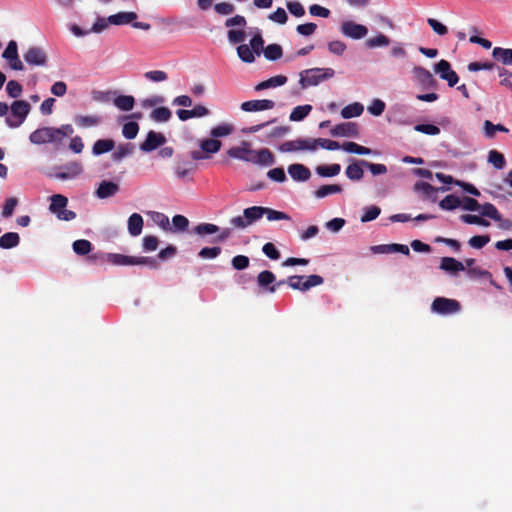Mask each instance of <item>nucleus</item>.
Segmentation results:
<instances>
[{
    "instance_id": "f257e3e1",
    "label": "nucleus",
    "mask_w": 512,
    "mask_h": 512,
    "mask_svg": "<svg viewBox=\"0 0 512 512\" xmlns=\"http://www.w3.org/2000/svg\"><path fill=\"white\" fill-rule=\"evenodd\" d=\"M335 71L332 68H310L300 72L299 84L302 89L316 86L321 82L334 77Z\"/></svg>"
},
{
    "instance_id": "f03ea898",
    "label": "nucleus",
    "mask_w": 512,
    "mask_h": 512,
    "mask_svg": "<svg viewBox=\"0 0 512 512\" xmlns=\"http://www.w3.org/2000/svg\"><path fill=\"white\" fill-rule=\"evenodd\" d=\"M264 216L262 206H252L244 209L243 215H238L230 219V225L236 229H245Z\"/></svg>"
},
{
    "instance_id": "7ed1b4c3",
    "label": "nucleus",
    "mask_w": 512,
    "mask_h": 512,
    "mask_svg": "<svg viewBox=\"0 0 512 512\" xmlns=\"http://www.w3.org/2000/svg\"><path fill=\"white\" fill-rule=\"evenodd\" d=\"M31 106L25 100H16L11 104L10 115L6 117L5 122L11 128L19 127L30 113Z\"/></svg>"
},
{
    "instance_id": "20e7f679",
    "label": "nucleus",
    "mask_w": 512,
    "mask_h": 512,
    "mask_svg": "<svg viewBox=\"0 0 512 512\" xmlns=\"http://www.w3.org/2000/svg\"><path fill=\"white\" fill-rule=\"evenodd\" d=\"M324 279L320 275H309V276H302V275H292L289 276L286 279V284L294 289L299 290L302 292L308 291L312 287L319 286L323 284Z\"/></svg>"
},
{
    "instance_id": "39448f33",
    "label": "nucleus",
    "mask_w": 512,
    "mask_h": 512,
    "mask_svg": "<svg viewBox=\"0 0 512 512\" xmlns=\"http://www.w3.org/2000/svg\"><path fill=\"white\" fill-rule=\"evenodd\" d=\"M83 172V166L79 161L68 162L62 166L56 167L51 177L60 180L73 179Z\"/></svg>"
},
{
    "instance_id": "423d86ee",
    "label": "nucleus",
    "mask_w": 512,
    "mask_h": 512,
    "mask_svg": "<svg viewBox=\"0 0 512 512\" xmlns=\"http://www.w3.org/2000/svg\"><path fill=\"white\" fill-rule=\"evenodd\" d=\"M460 303L455 299L437 297L431 305L433 312L441 315L455 314L460 311Z\"/></svg>"
},
{
    "instance_id": "0eeeda50",
    "label": "nucleus",
    "mask_w": 512,
    "mask_h": 512,
    "mask_svg": "<svg viewBox=\"0 0 512 512\" xmlns=\"http://www.w3.org/2000/svg\"><path fill=\"white\" fill-rule=\"evenodd\" d=\"M57 131H55L54 127H42L39 129H36L33 131L30 136L29 140L33 144H46V143H52V142H58L56 137Z\"/></svg>"
},
{
    "instance_id": "6e6552de",
    "label": "nucleus",
    "mask_w": 512,
    "mask_h": 512,
    "mask_svg": "<svg viewBox=\"0 0 512 512\" xmlns=\"http://www.w3.org/2000/svg\"><path fill=\"white\" fill-rule=\"evenodd\" d=\"M435 72L441 79L447 81L449 87H454L459 81L457 73L452 70L451 64L447 60L441 59L435 65Z\"/></svg>"
},
{
    "instance_id": "1a4fd4ad",
    "label": "nucleus",
    "mask_w": 512,
    "mask_h": 512,
    "mask_svg": "<svg viewBox=\"0 0 512 512\" xmlns=\"http://www.w3.org/2000/svg\"><path fill=\"white\" fill-rule=\"evenodd\" d=\"M25 62L31 66H45L47 64V54L41 47L32 46L23 54Z\"/></svg>"
},
{
    "instance_id": "9d476101",
    "label": "nucleus",
    "mask_w": 512,
    "mask_h": 512,
    "mask_svg": "<svg viewBox=\"0 0 512 512\" xmlns=\"http://www.w3.org/2000/svg\"><path fill=\"white\" fill-rule=\"evenodd\" d=\"M227 155L246 162L252 163L254 161V150L251 149V144L247 141H243L240 146L228 149Z\"/></svg>"
},
{
    "instance_id": "9b49d317",
    "label": "nucleus",
    "mask_w": 512,
    "mask_h": 512,
    "mask_svg": "<svg viewBox=\"0 0 512 512\" xmlns=\"http://www.w3.org/2000/svg\"><path fill=\"white\" fill-rule=\"evenodd\" d=\"M340 30L343 35L352 39H362L367 33L368 29L362 24H357L353 21H345L341 24Z\"/></svg>"
},
{
    "instance_id": "f8f14e48",
    "label": "nucleus",
    "mask_w": 512,
    "mask_h": 512,
    "mask_svg": "<svg viewBox=\"0 0 512 512\" xmlns=\"http://www.w3.org/2000/svg\"><path fill=\"white\" fill-rule=\"evenodd\" d=\"M330 134L333 137H356L359 134L358 125L354 122H344L335 125Z\"/></svg>"
},
{
    "instance_id": "ddd939ff",
    "label": "nucleus",
    "mask_w": 512,
    "mask_h": 512,
    "mask_svg": "<svg viewBox=\"0 0 512 512\" xmlns=\"http://www.w3.org/2000/svg\"><path fill=\"white\" fill-rule=\"evenodd\" d=\"M165 142L166 138L163 134L151 130L148 132L144 142L140 144V149L143 152H151L163 145Z\"/></svg>"
},
{
    "instance_id": "4468645a",
    "label": "nucleus",
    "mask_w": 512,
    "mask_h": 512,
    "mask_svg": "<svg viewBox=\"0 0 512 512\" xmlns=\"http://www.w3.org/2000/svg\"><path fill=\"white\" fill-rule=\"evenodd\" d=\"M274 107L275 102L269 99L249 100L241 104V109L245 112L270 110Z\"/></svg>"
},
{
    "instance_id": "2eb2a0df",
    "label": "nucleus",
    "mask_w": 512,
    "mask_h": 512,
    "mask_svg": "<svg viewBox=\"0 0 512 512\" xmlns=\"http://www.w3.org/2000/svg\"><path fill=\"white\" fill-rule=\"evenodd\" d=\"M280 150L283 152H293L298 150L314 151V146L311 145V138L296 139L284 142L280 146Z\"/></svg>"
},
{
    "instance_id": "dca6fc26",
    "label": "nucleus",
    "mask_w": 512,
    "mask_h": 512,
    "mask_svg": "<svg viewBox=\"0 0 512 512\" xmlns=\"http://www.w3.org/2000/svg\"><path fill=\"white\" fill-rule=\"evenodd\" d=\"M413 74L422 86L426 88H434L436 86V80L426 68L415 66L413 68Z\"/></svg>"
},
{
    "instance_id": "f3484780",
    "label": "nucleus",
    "mask_w": 512,
    "mask_h": 512,
    "mask_svg": "<svg viewBox=\"0 0 512 512\" xmlns=\"http://www.w3.org/2000/svg\"><path fill=\"white\" fill-rule=\"evenodd\" d=\"M119 191V185L112 181L103 180L97 190L95 191V195L99 199H106L108 197L114 196Z\"/></svg>"
},
{
    "instance_id": "a211bd4d",
    "label": "nucleus",
    "mask_w": 512,
    "mask_h": 512,
    "mask_svg": "<svg viewBox=\"0 0 512 512\" xmlns=\"http://www.w3.org/2000/svg\"><path fill=\"white\" fill-rule=\"evenodd\" d=\"M439 268L450 274H457L458 272L464 271V263L456 260L453 257H443L440 262Z\"/></svg>"
},
{
    "instance_id": "6ab92c4d",
    "label": "nucleus",
    "mask_w": 512,
    "mask_h": 512,
    "mask_svg": "<svg viewBox=\"0 0 512 512\" xmlns=\"http://www.w3.org/2000/svg\"><path fill=\"white\" fill-rule=\"evenodd\" d=\"M288 173L295 181H307L311 176L310 170L303 164L298 163L291 164L288 167Z\"/></svg>"
},
{
    "instance_id": "aec40b11",
    "label": "nucleus",
    "mask_w": 512,
    "mask_h": 512,
    "mask_svg": "<svg viewBox=\"0 0 512 512\" xmlns=\"http://www.w3.org/2000/svg\"><path fill=\"white\" fill-rule=\"evenodd\" d=\"M74 122L80 128H90L98 126L102 122V117L99 115H77Z\"/></svg>"
},
{
    "instance_id": "412c9836",
    "label": "nucleus",
    "mask_w": 512,
    "mask_h": 512,
    "mask_svg": "<svg viewBox=\"0 0 512 512\" xmlns=\"http://www.w3.org/2000/svg\"><path fill=\"white\" fill-rule=\"evenodd\" d=\"M135 12H119L108 17V22L112 25H125L132 23L137 19Z\"/></svg>"
},
{
    "instance_id": "4be33fe9",
    "label": "nucleus",
    "mask_w": 512,
    "mask_h": 512,
    "mask_svg": "<svg viewBox=\"0 0 512 512\" xmlns=\"http://www.w3.org/2000/svg\"><path fill=\"white\" fill-rule=\"evenodd\" d=\"M275 161L274 155L267 148H262L258 151L254 150V164H260L264 166L272 165Z\"/></svg>"
},
{
    "instance_id": "5701e85b",
    "label": "nucleus",
    "mask_w": 512,
    "mask_h": 512,
    "mask_svg": "<svg viewBox=\"0 0 512 512\" xmlns=\"http://www.w3.org/2000/svg\"><path fill=\"white\" fill-rule=\"evenodd\" d=\"M143 218L138 213H133L128 218V231L131 236H138L143 229Z\"/></svg>"
},
{
    "instance_id": "b1692460",
    "label": "nucleus",
    "mask_w": 512,
    "mask_h": 512,
    "mask_svg": "<svg viewBox=\"0 0 512 512\" xmlns=\"http://www.w3.org/2000/svg\"><path fill=\"white\" fill-rule=\"evenodd\" d=\"M287 82V77L284 75L273 76L265 81L260 82L255 86L256 91H261L268 88L282 86Z\"/></svg>"
},
{
    "instance_id": "393cba45",
    "label": "nucleus",
    "mask_w": 512,
    "mask_h": 512,
    "mask_svg": "<svg viewBox=\"0 0 512 512\" xmlns=\"http://www.w3.org/2000/svg\"><path fill=\"white\" fill-rule=\"evenodd\" d=\"M222 147V142L218 139L207 138L200 142V148L202 152L207 154L206 156L209 157V154L217 153Z\"/></svg>"
},
{
    "instance_id": "a878e982",
    "label": "nucleus",
    "mask_w": 512,
    "mask_h": 512,
    "mask_svg": "<svg viewBox=\"0 0 512 512\" xmlns=\"http://www.w3.org/2000/svg\"><path fill=\"white\" fill-rule=\"evenodd\" d=\"M492 56L504 65H512V49L510 48L495 47Z\"/></svg>"
},
{
    "instance_id": "bb28decb",
    "label": "nucleus",
    "mask_w": 512,
    "mask_h": 512,
    "mask_svg": "<svg viewBox=\"0 0 512 512\" xmlns=\"http://www.w3.org/2000/svg\"><path fill=\"white\" fill-rule=\"evenodd\" d=\"M363 168H365L363 165H361L360 160L357 162H354L346 167L345 174L347 178H349L352 181H360L363 178L364 171Z\"/></svg>"
},
{
    "instance_id": "cd10ccee",
    "label": "nucleus",
    "mask_w": 512,
    "mask_h": 512,
    "mask_svg": "<svg viewBox=\"0 0 512 512\" xmlns=\"http://www.w3.org/2000/svg\"><path fill=\"white\" fill-rule=\"evenodd\" d=\"M50 199L51 203L49 206V210L56 216L58 215V213L65 209L68 203L67 197L61 194L52 195Z\"/></svg>"
},
{
    "instance_id": "c85d7f7f",
    "label": "nucleus",
    "mask_w": 512,
    "mask_h": 512,
    "mask_svg": "<svg viewBox=\"0 0 512 512\" xmlns=\"http://www.w3.org/2000/svg\"><path fill=\"white\" fill-rule=\"evenodd\" d=\"M115 146V142L112 139H99L92 147V153L94 155H101L110 152Z\"/></svg>"
},
{
    "instance_id": "c756f323",
    "label": "nucleus",
    "mask_w": 512,
    "mask_h": 512,
    "mask_svg": "<svg viewBox=\"0 0 512 512\" xmlns=\"http://www.w3.org/2000/svg\"><path fill=\"white\" fill-rule=\"evenodd\" d=\"M20 237L16 232H7L0 237V248L11 249L18 246Z\"/></svg>"
},
{
    "instance_id": "7c9ffc66",
    "label": "nucleus",
    "mask_w": 512,
    "mask_h": 512,
    "mask_svg": "<svg viewBox=\"0 0 512 512\" xmlns=\"http://www.w3.org/2000/svg\"><path fill=\"white\" fill-rule=\"evenodd\" d=\"M363 110H364L363 105L361 103L355 102V103H352V104H349V105L345 106L341 110V116L344 119H350V118H353V117H358V116H360L363 113Z\"/></svg>"
},
{
    "instance_id": "2f4dec72",
    "label": "nucleus",
    "mask_w": 512,
    "mask_h": 512,
    "mask_svg": "<svg viewBox=\"0 0 512 512\" xmlns=\"http://www.w3.org/2000/svg\"><path fill=\"white\" fill-rule=\"evenodd\" d=\"M135 99L131 95H120L114 99V105L121 111H130L133 109Z\"/></svg>"
},
{
    "instance_id": "473e14b6",
    "label": "nucleus",
    "mask_w": 512,
    "mask_h": 512,
    "mask_svg": "<svg viewBox=\"0 0 512 512\" xmlns=\"http://www.w3.org/2000/svg\"><path fill=\"white\" fill-rule=\"evenodd\" d=\"M108 262L119 265V266H125V265H134L135 257L134 256H126L122 254L117 253H109L107 255Z\"/></svg>"
},
{
    "instance_id": "72a5a7b5",
    "label": "nucleus",
    "mask_w": 512,
    "mask_h": 512,
    "mask_svg": "<svg viewBox=\"0 0 512 512\" xmlns=\"http://www.w3.org/2000/svg\"><path fill=\"white\" fill-rule=\"evenodd\" d=\"M311 145L314 146V150L318 147L326 150H337L341 148V145L337 141L325 138L311 139Z\"/></svg>"
},
{
    "instance_id": "f704fd0d",
    "label": "nucleus",
    "mask_w": 512,
    "mask_h": 512,
    "mask_svg": "<svg viewBox=\"0 0 512 512\" xmlns=\"http://www.w3.org/2000/svg\"><path fill=\"white\" fill-rule=\"evenodd\" d=\"M276 281V276L273 272L269 270H264L260 272L257 276V283L260 287L265 288L268 291V288Z\"/></svg>"
},
{
    "instance_id": "c9c22d12",
    "label": "nucleus",
    "mask_w": 512,
    "mask_h": 512,
    "mask_svg": "<svg viewBox=\"0 0 512 512\" xmlns=\"http://www.w3.org/2000/svg\"><path fill=\"white\" fill-rule=\"evenodd\" d=\"M341 148L346 152L354 153V154H358V155H369L372 152L370 148L359 145L355 142H344L341 145Z\"/></svg>"
},
{
    "instance_id": "e433bc0d",
    "label": "nucleus",
    "mask_w": 512,
    "mask_h": 512,
    "mask_svg": "<svg viewBox=\"0 0 512 512\" xmlns=\"http://www.w3.org/2000/svg\"><path fill=\"white\" fill-rule=\"evenodd\" d=\"M311 110H312V106L309 104L296 106L292 110L289 118L291 121H295V122L302 121L304 118H306L309 115Z\"/></svg>"
},
{
    "instance_id": "4c0bfd02",
    "label": "nucleus",
    "mask_w": 512,
    "mask_h": 512,
    "mask_svg": "<svg viewBox=\"0 0 512 512\" xmlns=\"http://www.w3.org/2000/svg\"><path fill=\"white\" fill-rule=\"evenodd\" d=\"M234 131V126L230 123H224L220 124L210 131V136L214 139L220 138V137H226L230 134H232Z\"/></svg>"
},
{
    "instance_id": "58836bf2",
    "label": "nucleus",
    "mask_w": 512,
    "mask_h": 512,
    "mask_svg": "<svg viewBox=\"0 0 512 512\" xmlns=\"http://www.w3.org/2000/svg\"><path fill=\"white\" fill-rule=\"evenodd\" d=\"M479 211H480V215L483 217H488L495 221L501 220V214L499 213V211L497 210L495 205H493L491 203H485L483 205L480 204Z\"/></svg>"
},
{
    "instance_id": "ea45409f",
    "label": "nucleus",
    "mask_w": 512,
    "mask_h": 512,
    "mask_svg": "<svg viewBox=\"0 0 512 512\" xmlns=\"http://www.w3.org/2000/svg\"><path fill=\"white\" fill-rule=\"evenodd\" d=\"M341 166L337 163L331 165H320L316 168L317 174L321 177H333L340 173Z\"/></svg>"
},
{
    "instance_id": "a19ab883",
    "label": "nucleus",
    "mask_w": 512,
    "mask_h": 512,
    "mask_svg": "<svg viewBox=\"0 0 512 512\" xmlns=\"http://www.w3.org/2000/svg\"><path fill=\"white\" fill-rule=\"evenodd\" d=\"M461 205V200L458 196L450 194L444 197L440 202L439 206L443 210H454Z\"/></svg>"
},
{
    "instance_id": "79ce46f5",
    "label": "nucleus",
    "mask_w": 512,
    "mask_h": 512,
    "mask_svg": "<svg viewBox=\"0 0 512 512\" xmlns=\"http://www.w3.org/2000/svg\"><path fill=\"white\" fill-rule=\"evenodd\" d=\"M134 146L131 143L121 144L117 147V150L113 152L112 159L114 161H121L123 158L133 153Z\"/></svg>"
},
{
    "instance_id": "37998d69",
    "label": "nucleus",
    "mask_w": 512,
    "mask_h": 512,
    "mask_svg": "<svg viewBox=\"0 0 512 512\" xmlns=\"http://www.w3.org/2000/svg\"><path fill=\"white\" fill-rule=\"evenodd\" d=\"M194 233L200 236L220 232V227L212 223H200L193 229Z\"/></svg>"
},
{
    "instance_id": "c03bdc74",
    "label": "nucleus",
    "mask_w": 512,
    "mask_h": 512,
    "mask_svg": "<svg viewBox=\"0 0 512 512\" xmlns=\"http://www.w3.org/2000/svg\"><path fill=\"white\" fill-rule=\"evenodd\" d=\"M414 190L422 192L426 197L431 198L437 191H445L444 187L435 188L427 182H417L414 185Z\"/></svg>"
},
{
    "instance_id": "a18cd8bd",
    "label": "nucleus",
    "mask_w": 512,
    "mask_h": 512,
    "mask_svg": "<svg viewBox=\"0 0 512 512\" xmlns=\"http://www.w3.org/2000/svg\"><path fill=\"white\" fill-rule=\"evenodd\" d=\"M171 116L172 113L167 107L155 108L150 114L151 119L156 122H167Z\"/></svg>"
},
{
    "instance_id": "49530a36",
    "label": "nucleus",
    "mask_w": 512,
    "mask_h": 512,
    "mask_svg": "<svg viewBox=\"0 0 512 512\" xmlns=\"http://www.w3.org/2000/svg\"><path fill=\"white\" fill-rule=\"evenodd\" d=\"M341 191L342 187L338 184L323 185L315 191V196L317 198H324L331 194L340 193Z\"/></svg>"
},
{
    "instance_id": "de8ad7c7",
    "label": "nucleus",
    "mask_w": 512,
    "mask_h": 512,
    "mask_svg": "<svg viewBox=\"0 0 512 512\" xmlns=\"http://www.w3.org/2000/svg\"><path fill=\"white\" fill-rule=\"evenodd\" d=\"M263 53L266 59L275 61L281 58L283 51L279 44H269L266 48H264Z\"/></svg>"
},
{
    "instance_id": "09e8293b",
    "label": "nucleus",
    "mask_w": 512,
    "mask_h": 512,
    "mask_svg": "<svg viewBox=\"0 0 512 512\" xmlns=\"http://www.w3.org/2000/svg\"><path fill=\"white\" fill-rule=\"evenodd\" d=\"M390 44V39L388 36L380 33L375 37L369 38L366 40L365 45L368 48H376V47H386Z\"/></svg>"
},
{
    "instance_id": "8fccbe9b",
    "label": "nucleus",
    "mask_w": 512,
    "mask_h": 512,
    "mask_svg": "<svg viewBox=\"0 0 512 512\" xmlns=\"http://www.w3.org/2000/svg\"><path fill=\"white\" fill-rule=\"evenodd\" d=\"M238 57L245 63H252L255 60L254 52L250 48V46L246 44H241L237 47Z\"/></svg>"
},
{
    "instance_id": "3c124183",
    "label": "nucleus",
    "mask_w": 512,
    "mask_h": 512,
    "mask_svg": "<svg viewBox=\"0 0 512 512\" xmlns=\"http://www.w3.org/2000/svg\"><path fill=\"white\" fill-rule=\"evenodd\" d=\"M488 162L491 163L496 169H503L506 164L504 155L497 150H491L489 152Z\"/></svg>"
},
{
    "instance_id": "603ef678",
    "label": "nucleus",
    "mask_w": 512,
    "mask_h": 512,
    "mask_svg": "<svg viewBox=\"0 0 512 512\" xmlns=\"http://www.w3.org/2000/svg\"><path fill=\"white\" fill-rule=\"evenodd\" d=\"M460 220L466 224H475L484 227H488L490 222L483 218V216L472 215V214H463L460 216Z\"/></svg>"
},
{
    "instance_id": "864d4df0",
    "label": "nucleus",
    "mask_w": 512,
    "mask_h": 512,
    "mask_svg": "<svg viewBox=\"0 0 512 512\" xmlns=\"http://www.w3.org/2000/svg\"><path fill=\"white\" fill-rule=\"evenodd\" d=\"M92 249V244L86 239H79L73 242V250L78 255H86Z\"/></svg>"
},
{
    "instance_id": "5fc2aeb1",
    "label": "nucleus",
    "mask_w": 512,
    "mask_h": 512,
    "mask_svg": "<svg viewBox=\"0 0 512 512\" xmlns=\"http://www.w3.org/2000/svg\"><path fill=\"white\" fill-rule=\"evenodd\" d=\"M139 132V125L135 121L127 122L123 125L122 134L126 139H134Z\"/></svg>"
},
{
    "instance_id": "6e6d98bb",
    "label": "nucleus",
    "mask_w": 512,
    "mask_h": 512,
    "mask_svg": "<svg viewBox=\"0 0 512 512\" xmlns=\"http://www.w3.org/2000/svg\"><path fill=\"white\" fill-rule=\"evenodd\" d=\"M264 215L268 221L290 220V216L284 212L274 210L272 208L263 207Z\"/></svg>"
},
{
    "instance_id": "4d7b16f0",
    "label": "nucleus",
    "mask_w": 512,
    "mask_h": 512,
    "mask_svg": "<svg viewBox=\"0 0 512 512\" xmlns=\"http://www.w3.org/2000/svg\"><path fill=\"white\" fill-rule=\"evenodd\" d=\"M360 163L375 176L387 173V167L384 164L372 163L366 160H360Z\"/></svg>"
},
{
    "instance_id": "13d9d810",
    "label": "nucleus",
    "mask_w": 512,
    "mask_h": 512,
    "mask_svg": "<svg viewBox=\"0 0 512 512\" xmlns=\"http://www.w3.org/2000/svg\"><path fill=\"white\" fill-rule=\"evenodd\" d=\"M227 37L231 44H238L246 39V33L243 29H230Z\"/></svg>"
},
{
    "instance_id": "bf43d9fd",
    "label": "nucleus",
    "mask_w": 512,
    "mask_h": 512,
    "mask_svg": "<svg viewBox=\"0 0 512 512\" xmlns=\"http://www.w3.org/2000/svg\"><path fill=\"white\" fill-rule=\"evenodd\" d=\"M232 267L235 270H244L249 267L250 259L245 255H236L231 260Z\"/></svg>"
},
{
    "instance_id": "052dcab7",
    "label": "nucleus",
    "mask_w": 512,
    "mask_h": 512,
    "mask_svg": "<svg viewBox=\"0 0 512 512\" xmlns=\"http://www.w3.org/2000/svg\"><path fill=\"white\" fill-rule=\"evenodd\" d=\"M7 94L11 98H18L23 91L22 85L16 80H10L6 85Z\"/></svg>"
},
{
    "instance_id": "680f3d73",
    "label": "nucleus",
    "mask_w": 512,
    "mask_h": 512,
    "mask_svg": "<svg viewBox=\"0 0 512 512\" xmlns=\"http://www.w3.org/2000/svg\"><path fill=\"white\" fill-rule=\"evenodd\" d=\"M221 247L214 246V247H204L199 251V257L203 259H214L218 257L221 254Z\"/></svg>"
},
{
    "instance_id": "e2e57ef3",
    "label": "nucleus",
    "mask_w": 512,
    "mask_h": 512,
    "mask_svg": "<svg viewBox=\"0 0 512 512\" xmlns=\"http://www.w3.org/2000/svg\"><path fill=\"white\" fill-rule=\"evenodd\" d=\"M381 212L378 206L372 205L365 209L364 214L361 216V222H370L375 220Z\"/></svg>"
},
{
    "instance_id": "0e129e2a",
    "label": "nucleus",
    "mask_w": 512,
    "mask_h": 512,
    "mask_svg": "<svg viewBox=\"0 0 512 512\" xmlns=\"http://www.w3.org/2000/svg\"><path fill=\"white\" fill-rule=\"evenodd\" d=\"M490 242L489 235H477L469 239L468 244L475 249H481Z\"/></svg>"
},
{
    "instance_id": "69168bd1",
    "label": "nucleus",
    "mask_w": 512,
    "mask_h": 512,
    "mask_svg": "<svg viewBox=\"0 0 512 512\" xmlns=\"http://www.w3.org/2000/svg\"><path fill=\"white\" fill-rule=\"evenodd\" d=\"M263 45L264 40L260 33L255 34L250 40V48L257 55H260V53L264 51Z\"/></svg>"
},
{
    "instance_id": "338daca9",
    "label": "nucleus",
    "mask_w": 512,
    "mask_h": 512,
    "mask_svg": "<svg viewBox=\"0 0 512 512\" xmlns=\"http://www.w3.org/2000/svg\"><path fill=\"white\" fill-rule=\"evenodd\" d=\"M427 23L432 28V30L440 36H444L448 33V28L434 18H428Z\"/></svg>"
},
{
    "instance_id": "774afa93",
    "label": "nucleus",
    "mask_w": 512,
    "mask_h": 512,
    "mask_svg": "<svg viewBox=\"0 0 512 512\" xmlns=\"http://www.w3.org/2000/svg\"><path fill=\"white\" fill-rule=\"evenodd\" d=\"M268 18L273 21V22H276L278 24H285L288 20V16H287V13L286 11L279 7L276 9V11H274L273 13H271Z\"/></svg>"
}]
</instances>
